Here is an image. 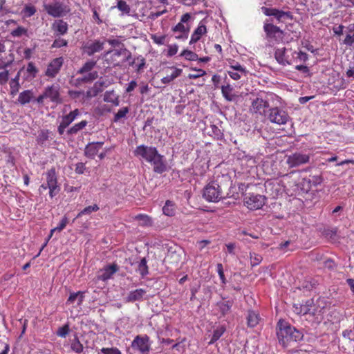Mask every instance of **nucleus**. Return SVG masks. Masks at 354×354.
<instances>
[{"mask_svg":"<svg viewBox=\"0 0 354 354\" xmlns=\"http://www.w3.org/2000/svg\"><path fill=\"white\" fill-rule=\"evenodd\" d=\"M277 335L280 344L286 348L292 342H297L303 339L304 334L287 322L279 320L277 324Z\"/></svg>","mask_w":354,"mask_h":354,"instance_id":"f257e3e1","label":"nucleus"},{"mask_svg":"<svg viewBox=\"0 0 354 354\" xmlns=\"http://www.w3.org/2000/svg\"><path fill=\"white\" fill-rule=\"evenodd\" d=\"M274 58L282 65H292L295 63H305L308 59V55L302 51H296L291 48H278L274 50Z\"/></svg>","mask_w":354,"mask_h":354,"instance_id":"f03ea898","label":"nucleus"},{"mask_svg":"<svg viewBox=\"0 0 354 354\" xmlns=\"http://www.w3.org/2000/svg\"><path fill=\"white\" fill-rule=\"evenodd\" d=\"M263 30L266 33V38L269 42L279 44L280 43L288 44L293 41V37H290L288 32L281 30L270 22L269 19L264 21Z\"/></svg>","mask_w":354,"mask_h":354,"instance_id":"7ed1b4c3","label":"nucleus"},{"mask_svg":"<svg viewBox=\"0 0 354 354\" xmlns=\"http://www.w3.org/2000/svg\"><path fill=\"white\" fill-rule=\"evenodd\" d=\"M275 102L281 104V97L273 93H266L264 96L259 95V96L252 102L250 109L253 113L266 118L268 110L272 106L270 102L273 104Z\"/></svg>","mask_w":354,"mask_h":354,"instance_id":"20e7f679","label":"nucleus"},{"mask_svg":"<svg viewBox=\"0 0 354 354\" xmlns=\"http://www.w3.org/2000/svg\"><path fill=\"white\" fill-rule=\"evenodd\" d=\"M122 45L120 49L109 50L104 53V60L109 66H120L131 59V53Z\"/></svg>","mask_w":354,"mask_h":354,"instance_id":"39448f33","label":"nucleus"},{"mask_svg":"<svg viewBox=\"0 0 354 354\" xmlns=\"http://www.w3.org/2000/svg\"><path fill=\"white\" fill-rule=\"evenodd\" d=\"M282 100L281 99V104L275 102L272 104L271 107L268 110L266 118L271 123L283 125L290 120V117L288 112L282 109Z\"/></svg>","mask_w":354,"mask_h":354,"instance_id":"423d86ee","label":"nucleus"},{"mask_svg":"<svg viewBox=\"0 0 354 354\" xmlns=\"http://www.w3.org/2000/svg\"><path fill=\"white\" fill-rule=\"evenodd\" d=\"M203 196L207 201L213 203L225 198L223 189L216 181L210 182L205 187Z\"/></svg>","mask_w":354,"mask_h":354,"instance_id":"0eeeda50","label":"nucleus"},{"mask_svg":"<svg viewBox=\"0 0 354 354\" xmlns=\"http://www.w3.org/2000/svg\"><path fill=\"white\" fill-rule=\"evenodd\" d=\"M192 19L191 14L187 12L181 16L180 22L171 28L173 32L177 34L175 37L177 39H186L190 30L188 22Z\"/></svg>","mask_w":354,"mask_h":354,"instance_id":"6e6552de","label":"nucleus"},{"mask_svg":"<svg viewBox=\"0 0 354 354\" xmlns=\"http://www.w3.org/2000/svg\"><path fill=\"white\" fill-rule=\"evenodd\" d=\"M158 153V151L156 147L144 145L138 146L134 151L135 156L139 157L146 160L147 162L153 160Z\"/></svg>","mask_w":354,"mask_h":354,"instance_id":"1a4fd4ad","label":"nucleus"},{"mask_svg":"<svg viewBox=\"0 0 354 354\" xmlns=\"http://www.w3.org/2000/svg\"><path fill=\"white\" fill-rule=\"evenodd\" d=\"M44 8L47 13L53 17H61L70 12V8L68 6L59 1L45 5Z\"/></svg>","mask_w":354,"mask_h":354,"instance_id":"9d476101","label":"nucleus"},{"mask_svg":"<svg viewBox=\"0 0 354 354\" xmlns=\"http://www.w3.org/2000/svg\"><path fill=\"white\" fill-rule=\"evenodd\" d=\"M46 184L49 189V196L51 198L55 196L59 192L60 188L58 185L57 177L55 168L48 170L46 174Z\"/></svg>","mask_w":354,"mask_h":354,"instance_id":"9b49d317","label":"nucleus"},{"mask_svg":"<svg viewBox=\"0 0 354 354\" xmlns=\"http://www.w3.org/2000/svg\"><path fill=\"white\" fill-rule=\"evenodd\" d=\"M266 203V197L260 194H249L244 198L245 205L250 209H259Z\"/></svg>","mask_w":354,"mask_h":354,"instance_id":"f8f14e48","label":"nucleus"},{"mask_svg":"<svg viewBox=\"0 0 354 354\" xmlns=\"http://www.w3.org/2000/svg\"><path fill=\"white\" fill-rule=\"evenodd\" d=\"M131 347L143 354H148L151 348L149 336L137 335L131 342Z\"/></svg>","mask_w":354,"mask_h":354,"instance_id":"ddd939ff","label":"nucleus"},{"mask_svg":"<svg viewBox=\"0 0 354 354\" xmlns=\"http://www.w3.org/2000/svg\"><path fill=\"white\" fill-rule=\"evenodd\" d=\"M310 160V156L306 153L295 152L287 157L286 162L291 168L306 164Z\"/></svg>","mask_w":354,"mask_h":354,"instance_id":"4468645a","label":"nucleus"},{"mask_svg":"<svg viewBox=\"0 0 354 354\" xmlns=\"http://www.w3.org/2000/svg\"><path fill=\"white\" fill-rule=\"evenodd\" d=\"M263 12L266 16H273L276 19L281 22L283 19H292V15L290 12H285L277 8L262 7Z\"/></svg>","mask_w":354,"mask_h":354,"instance_id":"2eb2a0df","label":"nucleus"},{"mask_svg":"<svg viewBox=\"0 0 354 354\" xmlns=\"http://www.w3.org/2000/svg\"><path fill=\"white\" fill-rule=\"evenodd\" d=\"M64 63L62 57L53 59L48 65L45 75L48 77H55L59 72Z\"/></svg>","mask_w":354,"mask_h":354,"instance_id":"dca6fc26","label":"nucleus"},{"mask_svg":"<svg viewBox=\"0 0 354 354\" xmlns=\"http://www.w3.org/2000/svg\"><path fill=\"white\" fill-rule=\"evenodd\" d=\"M105 41L95 39L91 42L86 43L82 48L84 53L91 56L96 53L100 52L104 46Z\"/></svg>","mask_w":354,"mask_h":354,"instance_id":"f3484780","label":"nucleus"},{"mask_svg":"<svg viewBox=\"0 0 354 354\" xmlns=\"http://www.w3.org/2000/svg\"><path fill=\"white\" fill-rule=\"evenodd\" d=\"M44 95L46 96V98H49L52 102L57 104L62 102L59 85L53 84L47 86L44 90Z\"/></svg>","mask_w":354,"mask_h":354,"instance_id":"a211bd4d","label":"nucleus"},{"mask_svg":"<svg viewBox=\"0 0 354 354\" xmlns=\"http://www.w3.org/2000/svg\"><path fill=\"white\" fill-rule=\"evenodd\" d=\"M51 29L55 36H62L68 32V25L63 19H57L52 24Z\"/></svg>","mask_w":354,"mask_h":354,"instance_id":"6ab92c4d","label":"nucleus"},{"mask_svg":"<svg viewBox=\"0 0 354 354\" xmlns=\"http://www.w3.org/2000/svg\"><path fill=\"white\" fill-rule=\"evenodd\" d=\"M149 163L153 165V171L157 174H162L167 169V166L164 160V156L159 153L153 158V160Z\"/></svg>","mask_w":354,"mask_h":354,"instance_id":"aec40b11","label":"nucleus"},{"mask_svg":"<svg viewBox=\"0 0 354 354\" xmlns=\"http://www.w3.org/2000/svg\"><path fill=\"white\" fill-rule=\"evenodd\" d=\"M104 142H93L88 143L84 149V154L86 157L93 159L97 154L99 150L102 147Z\"/></svg>","mask_w":354,"mask_h":354,"instance_id":"412c9836","label":"nucleus"},{"mask_svg":"<svg viewBox=\"0 0 354 354\" xmlns=\"http://www.w3.org/2000/svg\"><path fill=\"white\" fill-rule=\"evenodd\" d=\"M207 27L205 25L203 21H201L198 27L194 30L191 35L189 44H196L198 41L201 37L207 33Z\"/></svg>","mask_w":354,"mask_h":354,"instance_id":"4be33fe9","label":"nucleus"},{"mask_svg":"<svg viewBox=\"0 0 354 354\" xmlns=\"http://www.w3.org/2000/svg\"><path fill=\"white\" fill-rule=\"evenodd\" d=\"M129 62V66H131L138 73H140L143 71L146 65V59L142 56L138 55L133 59L131 58Z\"/></svg>","mask_w":354,"mask_h":354,"instance_id":"5701e85b","label":"nucleus"},{"mask_svg":"<svg viewBox=\"0 0 354 354\" xmlns=\"http://www.w3.org/2000/svg\"><path fill=\"white\" fill-rule=\"evenodd\" d=\"M233 304V300H225L224 299L217 302L216 306L219 313H221V317H225L229 314L231 311V308Z\"/></svg>","mask_w":354,"mask_h":354,"instance_id":"b1692460","label":"nucleus"},{"mask_svg":"<svg viewBox=\"0 0 354 354\" xmlns=\"http://www.w3.org/2000/svg\"><path fill=\"white\" fill-rule=\"evenodd\" d=\"M118 270V267L116 264L109 265L104 268L103 272L98 276V279L105 281L111 279Z\"/></svg>","mask_w":354,"mask_h":354,"instance_id":"393cba45","label":"nucleus"},{"mask_svg":"<svg viewBox=\"0 0 354 354\" xmlns=\"http://www.w3.org/2000/svg\"><path fill=\"white\" fill-rule=\"evenodd\" d=\"M146 294V290L142 288H138L135 290L131 291L125 299L126 302H134L140 301L142 299Z\"/></svg>","mask_w":354,"mask_h":354,"instance_id":"a878e982","label":"nucleus"},{"mask_svg":"<svg viewBox=\"0 0 354 354\" xmlns=\"http://www.w3.org/2000/svg\"><path fill=\"white\" fill-rule=\"evenodd\" d=\"M172 72L169 75H167L165 77H163L161 79V82L165 84H169L172 81H174L176 78L179 77L182 73L183 70L181 68H177L175 67H170L169 68Z\"/></svg>","mask_w":354,"mask_h":354,"instance_id":"bb28decb","label":"nucleus"},{"mask_svg":"<svg viewBox=\"0 0 354 354\" xmlns=\"http://www.w3.org/2000/svg\"><path fill=\"white\" fill-rule=\"evenodd\" d=\"M181 260V255L176 251L169 250L164 261L169 265H177Z\"/></svg>","mask_w":354,"mask_h":354,"instance_id":"cd10ccee","label":"nucleus"},{"mask_svg":"<svg viewBox=\"0 0 354 354\" xmlns=\"http://www.w3.org/2000/svg\"><path fill=\"white\" fill-rule=\"evenodd\" d=\"M261 318L257 312L254 310H249L247 316V324L248 327L254 328L257 326L260 321Z\"/></svg>","mask_w":354,"mask_h":354,"instance_id":"c85d7f7f","label":"nucleus"},{"mask_svg":"<svg viewBox=\"0 0 354 354\" xmlns=\"http://www.w3.org/2000/svg\"><path fill=\"white\" fill-rule=\"evenodd\" d=\"M135 219L139 222L140 226L150 227L153 225L152 218L147 214H138L135 216Z\"/></svg>","mask_w":354,"mask_h":354,"instance_id":"c756f323","label":"nucleus"},{"mask_svg":"<svg viewBox=\"0 0 354 354\" xmlns=\"http://www.w3.org/2000/svg\"><path fill=\"white\" fill-rule=\"evenodd\" d=\"M33 97L34 95L32 91L26 90L19 93L18 101L21 104L24 105L29 103Z\"/></svg>","mask_w":354,"mask_h":354,"instance_id":"7c9ffc66","label":"nucleus"},{"mask_svg":"<svg viewBox=\"0 0 354 354\" xmlns=\"http://www.w3.org/2000/svg\"><path fill=\"white\" fill-rule=\"evenodd\" d=\"M80 111L77 109L71 111L68 114L65 115L62 118V122L67 125L68 127L80 115Z\"/></svg>","mask_w":354,"mask_h":354,"instance_id":"2f4dec72","label":"nucleus"},{"mask_svg":"<svg viewBox=\"0 0 354 354\" xmlns=\"http://www.w3.org/2000/svg\"><path fill=\"white\" fill-rule=\"evenodd\" d=\"M163 214L168 216H173L176 212V205L171 201H167L165 205L162 207Z\"/></svg>","mask_w":354,"mask_h":354,"instance_id":"473e14b6","label":"nucleus"},{"mask_svg":"<svg viewBox=\"0 0 354 354\" xmlns=\"http://www.w3.org/2000/svg\"><path fill=\"white\" fill-rule=\"evenodd\" d=\"M100 209L99 206L97 204H94L93 205H89L86 207H84L82 210H81L76 217L73 220V222L75 221V220L77 218H80L83 215H89L92 212H95Z\"/></svg>","mask_w":354,"mask_h":354,"instance_id":"72a5a7b5","label":"nucleus"},{"mask_svg":"<svg viewBox=\"0 0 354 354\" xmlns=\"http://www.w3.org/2000/svg\"><path fill=\"white\" fill-rule=\"evenodd\" d=\"M87 125L86 120H82L80 122L75 124L73 127L67 130L68 135H74L83 129Z\"/></svg>","mask_w":354,"mask_h":354,"instance_id":"f704fd0d","label":"nucleus"},{"mask_svg":"<svg viewBox=\"0 0 354 354\" xmlns=\"http://www.w3.org/2000/svg\"><path fill=\"white\" fill-rule=\"evenodd\" d=\"M304 181L308 184V188L311 189L312 187H316L318 185H320L322 183L323 179L320 176H312L308 179H304Z\"/></svg>","mask_w":354,"mask_h":354,"instance_id":"c9c22d12","label":"nucleus"},{"mask_svg":"<svg viewBox=\"0 0 354 354\" xmlns=\"http://www.w3.org/2000/svg\"><path fill=\"white\" fill-rule=\"evenodd\" d=\"M225 331V327L223 326H221L216 328L213 332V335L209 342V344H213L214 342L218 340L219 338L223 335Z\"/></svg>","mask_w":354,"mask_h":354,"instance_id":"e433bc0d","label":"nucleus"},{"mask_svg":"<svg viewBox=\"0 0 354 354\" xmlns=\"http://www.w3.org/2000/svg\"><path fill=\"white\" fill-rule=\"evenodd\" d=\"M97 77V72L94 71L91 73H88L87 75L83 76L82 77H78L76 79V81L78 84L80 83H87L91 82L95 80Z\"/></svg>","mask_w":354,"mask_h":354,"instance_id":"4c0bfd02","label":"nucleus"},{"mask_svg":"<svg viewBox=\"0 0 354 354\" xmlns=\"http://www.w3.org/2000/svg\"><path fill=\"white\" fill-rule=\"evenodd\" d=\"M138 272L142 277H145L149 273V269L147 264V260L145 258H142L139 262L138 266Z\"/></svg>","mask_w":354,"mask_h":354,"instance_id":"58836bf2","label":"nucleus"},{"mask_svg":"<svg viewBox=\"0 0 354 354\" xmlns=\"http://www.w3.org/2000/svg\"><path fill=\"white\" fill-rule=\"evenodd\" d=\"M71 348L77 353H80L83 351V345L80 342L77 335H75L74 339L71 342Z\"/></svg>","mask_w":354,"mask_h":354,"instance_id":"ea45409f","label":"nucleus"},{"mask_svg":"<svg viewBox=\"0 0 354 354\" xmlns=\"http://www.w3.org/2000/svg\"><path fill=\"white\" fill-rule=\"evenodd\" d=\"M229 67L234 71H237L239 72H241V74L245 75L247 73V71L245 70V68L241 66L239 62H235L234 59H230L229 60Z\"/></svg>","mask_w":354,"mask_h":354,"instance_id":"a19ab883","label":"nucleus"},{"mask_svg":"<svg viewBox=\"0 0 354 354\" xmlns=\"http://www.w3.org/2000/svg\"><path fill=\"white\" fill-rule=\"evenodd\" d=\"M78 296H80L79 303L78 304H82V302L83 301L84 296V292H81V291H78L77 292L71 293L69 297L67 299L66 303L69 304H73L74 301L77 299Z\"/></svg>","mask_w":354,"mask_h":354,"instance_id":"79ce46f5","label":"nucleus"},{"mask_svg":"<svg viewBox=\"0 0 354 354\" xmlns=\"http://www.w3.org/2000/svg\"><path fill=\"white\" fill-rule=\"evenodd\" d=\"M118 9L122 12L123 15H129L130 14V6L124 0H119L117 3Z\"/></svg>","mask_w":354,"mask_h":354,"instance_id":"37998d69","label":"nucleus"},{"mask_svg":"<svg viewBox=\"0 0 354 354\" xmlns=\"http://www.w3.org/2000/svg\"><path fill=\"white\" fill-rule=\"evenodd\" d=\"M232 88L230 85L227 86H223L221 88V92L223 95V97L227 100V101H232L233 100V95H232Z\"/></svg>","mask_w":354,"mask_h":354,"instance_id":"c03bdc74","label":"nucleus"},{"mask_svg":"<svg viewBox=\"0 0 354 354\" xmlns=\"http://www.w3.org/2000/svg\"><path fill=\"white\" fill-rule=\"evenodd\" d=\"M95 61H88L86 62L81 68L77 71L80 74H84L87 72H90L95 66Z\"/></svg>","mask_w":354,"mask_h":354,"instance_id":"a18cd8bd","label":"nucleus"},{"mask_svg":"<svg viewBox=\"0 0 354 354\" xmlns=\"http://www.w3.org/2000/svg\"><path fill=\"white\" fill-rule=\"evenodd\" d=\"M180 56L184 57L187 60L196 61L198 59V55L192 50H184L181 53Z\"/></svg>","mask_w":354,"mask_h":354,"instance_id":"49530a36","label":"nucleus"},{"mask_svg":"<svg viewBox=\"0 0 354 354\" xmlns=\"http://www.w3.org/2000/svg\"><path fill=\"white\" fill-rule=\"evenodd\" d=\"M49 132L48 130H41L39 132L38 136L37 138V141L39 145H44L46 141L48 140L49 138Z\"/></svg>","mask_w":354,"mask_h":354,"instance_id":"de8ad7c7","label":"nucleus"},{"mask_svg":"<svg viewBox=\"0 0 354 354\" xmlns=\"http://www.w3.org/2000/svg\"><path fill=\"white\" fill-rule=\"evenodd\" d=\"M28 30L22 26H18L11 32V35L15 37H19L22 35H27Z\"/></svg>","mask_w":354,"mask_h":354,"instance_id":"09e8293b","label":"nucleus"},{"mask_svg":"<svg viewBox=\"0 0 354 354\" xmlns=\"http://www.w3.org/2000/svg\"><path fill=\"white\" fill-rule=\"evenodd\" d=\"M250 263L252 267L259 265L261 262L262 259H263L260 254H256L254 252H250Z\"/></svg>","mask_w":354,"mask_h":354,"instance_id":"8fccbe9b","label":"nucleus"},{"mask_svg":"<svg viewBox=\"0 0 354 354\" xmlns=\"http://www.w3.org/2000/svg\"><path fill=\"white\" fill-rule=\"evenodd\" d=\"M57 37H58L56 38L53 41V43L52 44V48H62L64 46H66L68 45L67 40H66L63 38H61L60 36H57Z\"/></svg>","mask_w":354,"mask_h":354,"instance_id":"3c124183","label":"nucleus"},{"mask_svg":"<svg viewBox=\"0 0 354 354\" xmlns=\"http://www.w3.org/2000/svg\"><path fill=\"white\" fill-rule=\"evenodd\" d=\"M129 111V109L128 107H123L118 110V111L114 115V122H118L121 118H124Z\"/></svg>","mask_w":354,"mask_h":354,"instance_id":"603ef678","label":"nucleus"},{"mask_svg":"<svg viewBox=\"0 0 354 354\" xmlns=\"http://www.w3.org/2000/svg\"><path fill=\"white\" fill-rule=\"evenodd\" d=\"M36 11L37 10L35 7L31 5L26 6L23 10L24 16L26 17H30L31 16L34 15Z\"/></svg>","mask_w":354,"mask_h":354,"instance_id":"864d4df0","label":"nucleus"},{"mask_svg":"<svg viewBox=\"0 0 354 354\" xmlns=\"http://www.w3.org/2000/svg\"><path fill=\"white\" fill-rule=\"evenodd\" d=\"M153 42L158 45H163L165 41L166 35H151Z\"/></svg>","mask_w":354,"mask_h":354,"instance_id":"5fc2aeb1","label":"nucleus"},{"mask_svg":"<svg viewBox=\"0 0 354 354\" xmlns=\"http://www.w3.org/2000/svg\"><path fill=\"white\" fill-rule=\"evenodd\" d=\"M68 223V218L67 217L66 215H64L62 218L58 225L57 227H55V230H57V232H60L66 227Z\"/></svg>","mask_w":354,"mask_h":354,"instance_id":"6e6d98bb","label":"nucleus"},{"mask_svg":"<svg viewBox=\"0 0 354 354\" xmlns=\"http://www.w3.org/2000/svg\"><path fill=\"white\" fill-rule=\"evenodd\" d=\"M10 95H15L19 90V82H16L15 80L10 81Z\"/></svg>","mask_w":354,"mask_h":354,"instance_id":"4d7b16f0","label":"nucleus"},{"mask_svg":"<svg viewBox=\"0 0 354 354\" xmlns=\"http://www.w3.org/2000/svg\"><path fill=\"white\" fill-rule=\"evenodd\" d=\"M216 270L218 272V274L219 276V278L223 283H226V279L225 277L224 271H223V267L221 263H218L216 266Z\"/></svg>","mask_w":354,"mask_h":354,"instance_id":"13d9d810","label":"nucleus"},{"mask_svg":"<svg viewBox=\"0 0 354 354\" xmlns=\"http://www.w3.org/2000/svg\"><path fill=\"white\" fill-rule=\"evenodd\" d=\"M101 352L103 354H122L121 351L115 347L112 348H102Z\"/></svg>","mask_w":354,"mask_h":354,"instance_id":"bf43d9fd","label":"nucleus"},{"mask_svg":"<svg viewBox=\"0 0 354 354\" xmlns=\"http://www.w3.org/2000/svg\"><path fill=\"white\" fill-rule=\"evenodd\" d=\"M9 79V71L8 70H5L2 72H0V84L4 85L7 83Z\"/></svg>","mask_w":354,"mask_h":354,"instance_id":"052dcab7","label":"nucleus"},{"mask_svg":"<svg viewBox=\"0 0 354 354\" xmlns=\"http://www.w3.org/2000/svg\"><path fill=\"white\" fill-rule=\"evenodd\" d=\"M211 129H212L213 134L217 139H221L223 138V132L215 124L211 125Z\"/></svg>","mask_w":354,"mask_h":354,"instance_id":"680f3d73","label":"nucleus"},{"mask_svg":"<svg viewBox=\"0 0 354 354\" xmlns=\"http://www.w3.org/2000/svg\"><path fill=\"white\" fill-rule=\"evenodd\" d=\"M69 330L68 325L66 324L58 329L57 334L59 337H64L68 333Z\"/></svg>","mask_w":354,"mask_h":354,"instance_id":"e2e57ef3","label":"nucleus"},{"mask_svg":"<svg viewBox=\"0 0 354 354\" xmlns=\"http://www.w3.org/2000/svg\"><path fill=\"white\" fill-rule=\"evenodd\" d=\"M98 92H99V91H98L97 88L96 87V84H95L93 87L89 88L86 91V96L87 98H91L93 97L96 96L98 94Z\"/></svg>","mask_w":354,"mask_h":354,"instance_id":"0e129e2a","label":"nucleus"},{"mask_svg":"<svg viewBox=\"0 0 354 354\" xmlns=\"http://www.w3.org/2000/svg\"><path fill=\"white\" fill-rule=\"evenodd\" d=\"M342 336L349 340H354V330L353 329H346L342 331Z\"/></svg>","mask_w":354,"mask_h":354,"instance_id":"69168bd1","label":"nucleus"},{"mask_svg":"<svg viewBox=\"0 0 354 354\" xmlns=\"http://www.w3.org/2000/svg\"><path fill=\"white\" fill-rule=\"evenodd\" d=\"M178 50V46L176 44L169 45L168 46L167 56L172 57L175 55Z\"/></svg>","mask_w":354,"mask_h":354,"instance_id":"338daca9","label":"nucleus"},{"mask_svg":"<svg viewBox=\"0 0 354 354\" xmlns=\"http://www.w3.org/2000/svg\"><path fill=\"white\" fill-rule=\"evenodd\" d=\"M343 44L351 46L354 44V35H347L343 41Z\"/></svg>","mask_w":354,"mask_h":354,"instance_id":"774afa93","label":"nucleus"}]
</instances>
